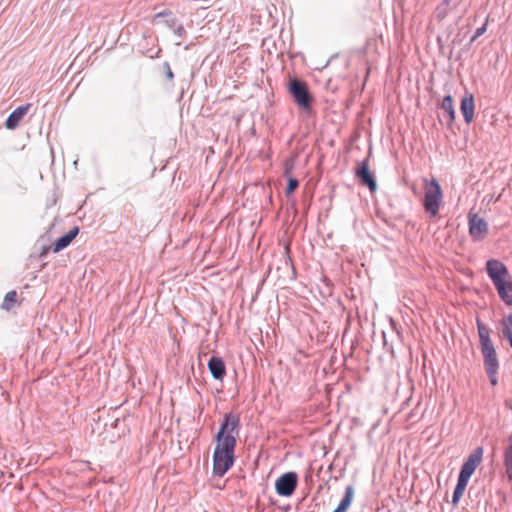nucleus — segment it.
Returning a JSON list of instances; mask_svg holds the SVG:
<instances>
[{
  "mask_svg": "<svg viewBox=\"0 0 512 512\" xmlns=\"http://www.w3.org/2000/svg\"><path fill=\"white\" fill-rule=\"evenodd\" d=\"M477 331L479 336L480 351L483 356V367L492 386L498 384L499 359L491 339L490 328L477 318Z\"/></svg>",
  "mask_w": 512,
  "mask_h": 512,
  "instance_id": "f257e3e1",
  "label": "nucleus"
},
{
  "mask_svg": "<svg viewBox=\"0 0 512 512\" xmlns=\"http://www.w3.org/2000/svg\"><path fill=\"white\" fill-rule=\"evenodd\" d=\"M486 272L500 299L506 305H512V277L506 265L500 260L489 259L486 262Z\"/></svg>",
  "mask_w": 512,
  "mask_h": 512,
  "instance_id": "f03ea898",
  "label": "nucleus"
},
{
  "mask_svg": "<svg viewBox=\"0 0 512 512\" xmlns=\"http://www.w3.org/2000/svg\"><path fill=\"white\" fill-rule=\"evenodd\" d=\"M236 444L216 442L213 452V475L222 477L234 464Z\"/></svg>",
  "mask_w": 512,
  "mask_h": 512,
  "instance_id": "7ed1b4c3",
  "label": "nucleus"
},
{
  "mask_svg": "<svg viewBox=\"0 0 512 512\" xmlns=\"http://www.w3.org/2000/svg\"><path fill=\"white\" fill-rule=\"evenodd\" d=\"M443 199V191L437 179H424L423 208L430 218L439 214Z\"/></svg>",
  "mask_w": 512,
  "mask_h": 512,
  "instance_id": "20e7f679",
  "label": "nucleus"
},
{
  "mask_svg": "<svg viewBox=\"0 0 512 512\" xmlns=\"http://www.w3.org/2000/svg\"><path fill=\"white\" fill-rule=\"evenodd\" d=\"M241 429L240 415L237 413H225L218 432L215 435V442L232 443L237 445V437Z\"/></svg>",
  "mask_w": 512,
  "mask_h": 512,
  "instance_id": "39448f33",
  "label": "nucleus"
},
{
  "mask_svg": "<svg viewBox=\"0 0 512 512\" xmlns=\"http://www.w3.org/2000/svg\"><path fill=\"white\" fill-rule=\"evenodd\" d=\"M287 89L294 102L304 112L312 111L314 97L309 91L308 84L297 77L291 78L288 82Z\"/></svg>",
  "mask_w": 512,
  "mask_h": 512,
  "instance_id": "423d86ee",
  "label": "nucleus"
},
{
  "mask_svg": "<svg viewBox=\"0 0 512 512\" xmlns=\"http://www.w3.org/2000/svg\"><path fill=\"white\" fill-rule=\"evenodd\" d=\"M298 484L296 472L289 471L282 474L275 482V490L279 496L290 497L294 494Z\"/></svg>",
  "mask_w": 512,
  "mask_h": 512,
  "instance_id": "0eeeda50",
  "label": "nucleus"
},
{
  "mask_svg": "<svg viewBox=\"0 0 512 512\" xmlns=\"http://www.w3.org/2000/svg\"><path fill=\"white\" fill-rule=\"evenodd\" d=\"M483 447L479 446L476 447L472 453L469 454L468 458L464 461L458 477H461L465 479L466 481H469L471 476L474 474L476 468L479 466V464L482 461L483 458Z\"/></svg>",
  "mask_w": 512,
  "mask_h": 512,
  "instance_id": "6e6552de",
  "label": "nucleus"
},
{
  "mask_svg": "<svg viewBox=\"0 0 512 512\" xmlns=\"http://www.w3.org/2000/svg\"><path fill=\"white\" fill-rule=\"evenodd\" d=\"M469 234L473 241L483 240L488 233V223L475 213H468Z\"/></svg>",
  "mask_w": 512,
  "mask_h": 512,
  "instance_id": "1a4fd4ad",
  "label": "nucleus"
},
{
  "mask_svg": "<svg viewBox=\"0 0 512 512\" xmlns=\"http://www.w3.org/2000/svg\"><path fill=\"white\" fill-rule=\"evenodd\" d=\"M355 177L362 185L366 186L370 192L377 190V181L370 172L368 159H364L358 164L355 169Z\"/></svg>",
  "mask_w": 512,
  "mask_h": 512,
  "instance_id": "9d476101",
  "label": "nucleus"
},
{
  "mask_svg": "<svg viewBox=\"0 0 512 512\" xmlns=\"http://www.w3.org/2000/svg\"><path fill=\"white\" fill-rule=\"evenodd\" d=\"M31 106V103H27L13 110L5 121L6 128L9 130L16 129L19 123L22 121L23 117L28 113Z\"/></svg>",
  "mask_w": 512,
  "mask_h": 512,
  "instance_id": "9b49d317",
  "label": "nucleus"
},
{
  "mask_svg": "<svg viewBox=\"0 0 512 512\" xmlns=\"http://www.w3.org/2000/svg\"><path fill=\"white\" fill-rule=\"evenodd\" d=\"M208 369L215 380L222 381L226 375L224 360L219 356H212L208 361Z\"/></svg>",
  "mask_w": 512,
  "mask_h": 512,
  "instance_id": "f8f14e48",
  "label": "nucleus"
},
{
  "mask_svg": "<svg viewBox=\"0 0 512 512\" xmlns=\"http://www.w3.org/2000/svg\"><path fill=\"white\" fill-rule=\"evenodd\" d=\"M474 96L471 93L465 94V96L461 99L460 103V111L463 115L464 121L467 124H470L474 118Z\"/></svg>",
  "mask_w": 512,
  "mask_h": 512,
  "instance_id": "ddd939ff",
  "label": "nucleus"
},
{
  "mask_svg": "<svg viewBox=\"0 0 512 512\" xmlns=\"http://www.w3.org/2000/svg\"><path fill=\"white\" fill-rule=\"evenodd\" d=\"M79 227L74 226L68 233L59 237L52 246L53 253H58L70 245L73 239L78 235Z\"/></svg>",
  "mask_w": 512,
  "mask_h": 512,
  "instance_id": "4468645a",
  "label": "nucleus"
},
{
  "mask_svg": "<svg viewBox=\"0 0 512 512\" xmlns=\"http://www.w3.org/2000/svg\"><path fill=\"white\" fill-rule=\"evenodd\" d=\"M354 497V488L352 485H348L345 488L344 496L342 497L340 503L332 512H347L350 508Z\"/></svg>",
  "mask_w": 512,
  "mask_h": 512,
  "instance_id": "2eb2a0df",
  "label": "nucleus"
},
{
  "mask_svg": "<svg viewBox=\"0 0 512 512\" xmlns=\"http://www.w3.org/2000/svg\"><path fill=\"white\" fill-rule=\"evenodd\" d=\"M441 109L447 115V123L450 126L455 120V109L453 104V98L451 95H446L441 102Z\"/></svg>",
  "mask_w": 512,
  "mask_h": 512,
  "instance_id": "dca6fc26",
  "label": "nucleus"
},
{
  "mask_svg": "<svg viewBox=\"0 0 512 512\" xmlns=\"http://www.w3.org/2000/svg\"><path fill=\"white\" fill-rule=\"evenodd\" d=\"M468 482L469 481H466L465 479L458 477L457 484L454 488L453 495H452V505L454 507H456L459 504V501L465 492Z\"/></svg>",
  "mask_w": 512,
  "mask_h": 512,
  "instance_id": "f3484780",
  "label": "nucleus"
},
{
  "mask_svg": "<svg viewBox=\"0 0 512 512\" xmlns=\"http://www.w3.org/2000/svg\"><path fill=\"white\" fill-rule=\"evenodd\" d=\"M163 18V23L169 28L172 29L177 24V18L174 16L173 12L169 9H165L154 16V21Z\"/></svg>",
  "mask_w": 512,
  "mask_h": 512,
  "instance_id": "a211bd4d",
  "label": "nucleus"
},
{
  "mask_svg": "<svg viewBox=\"0 0 512 512\" xmlns=\"http://www.w3.org/2000/svg\"><path fill=\"white\" fill-rule=\"evenodd\" d=\"M501 334L512 348V313L500 322Z\"/></svg>",
  "mask_w": 512,
  "mask_h": 512,
  "instance_id": "6ab92c4d",
  "label": "nucleus"
},
{
  "mask_svg": "<svg viewBox=\"0 0 512 512\" xmlns=\"http://www.w3.org/2000/svg\"><path fill=\"white\" fill-rule=\"evenodd\" d=\"M504 465L507 477L512 482V433L509 437V445L504 451Z\"/></svg>",
  "mask_w": 512,
  "mask_h": 512,
  "instance_id": "aec40b11",
  "label": "nucleus"
},
{
  "mask_svg": "<svg viewBox=\"0 0 512 512\" xmlns=\"http://www.w3.org/2000/svg\"><path fill=\"white\" fill-rule=\"evenodd\" d=\"M16 299H17V293L15 290H12V291H9L5 297H4V300H3V303L1 305V307L4 309V310H7L9 311L15 304L16 302Z\"/></svg>",
  "mask_w": 512,
  "mask_h": 512,
  "instance_id": "412c9836",
  "label": "nucleus"
},
{
  "mask_svg": "<svg viewBox=\"0 0 512 512\" xmlns=\"http://www.w3.org/2000/svg\"><path fill=\"white\" fill-rule=\"evenodd\" d=\"M451 8L441 3L436 7L434 16L438 21H442L450 12Z\"/></svg>",
  "mask_w": 512,
  "mask_h": 512,
  "instance_id": "4be33fe9",
  "label": "nucleus"
},
{
  "mask_svg": "<svg viewBox=\"0 0 512 512\" xmlns=\"http://www.w3.org/2000/svg\"><path fill=\"white\" fill-rule=\"evenodd\" d=\"M299 186V181L296 178L288 177L287 186L285 190L286 196L291 195Z\"/></svg>",
  "mask_w": 512,
  "mask_h": 512,
  "instance_id": "5701e85b",
  "label": "nucleus"
},
{
  "mask_svg": "<svg viewBox=\"0 0 512 512\" xmlns=\"http://www.w3.org/2000/svg\"><path fill=\"white\" fill-rule=\"evenodd\" d=\"M294 159L293 158H288L285 160V163H284V175L285 176H289L291 171L293 170L294 168Z\"/></svg>",
  "mask_w": 512,
  "mask_h": 512,
  "instance_id": "b1692460",
  "label": "nucleus"
},
{
  "mask_svg": "<svg viewBox=\"0 0 512 512\" xmlns=\"http://www.w3.org/2000/svg\"><path fill=\"white\" fill-rule=\"evenodd\" d=\"M487 30V23H484L481 27L477 28L474 35L471 37L470 42H474L478 37L482 36Z\"/></svg>",
  "mask_w": 512,
  "mask_h": 512,
  "instance_id": "393cba45",
  "label": "nucleus"
},
{
  "mask_svg": "<svg viewBox=\"0 0 512 512\" xmlns=\"http://www.w3.org/2000/svg\"><path fill=\"white\" fill-rule=\"evenodd\" d=\"M172 30L179 38H184L186 36V30L182 24H176Z\"/></svg>",
  "mask_w": 512,
  "mask_h": 512,
  "instance_id": "a878e982",
  "label": "nucleus"
},
{
  "mask_svg": "<svg viewBox=\"0 0 512 512\" xmlns=\"http://www.w3.org/2000/svg\"><path fill=\"white\" fill-rule=\"evenodd\" d=\"M163 69H164V73H165L166 78L169 81H172L174 79V74H173V72L171 70V67H170V64L168 62H164L163 63Z\"/></svg>",
  "mask_w": 512,
  "mask_h": 512,
  "instance_id": "bb28decb",
  "label": "nucleus"
},
{
  "mask_svg": "<svg viewBox=\"0 0 512 512\" xmlns=\"http://www.w3.org/2000/svg\"><path fill=\"white\" fill-rule=\"evenodd\" d=\"M49 249L50 248L48 246H46V245L42 246L39 256L40 257H45L48 254Z\"/></svg>",
  "mask_w": 512,
  "mask_h": 512,
  "instance_id": "cd10ccee",
  "label": "nucleus"
},
{
  "mask_svg": "<svg viewBox=\"0 0 512 512\" xmlns=\"http://www.w3.org/2000/svg\"><path fill=\"white\" fill-rule=\"evenodd\" d=\"M451 0H442L441 4L450 7Z\"/></svg>",
  "mask_w": 512,
  "mask_h": 512,
  "instance_id": "c85d7f7f",
  "label": "nucleus"
},
{
  "mask_svg": "<svg viewBox=\"0 0 512 512\" xmlns=\"http://www.w3.org/2000/svg\"><path fill=\"white\" fill-rule=\"evenodd\" d=\"M414 418H415V413H414V411H411V412L408 414V419L413 420Z\"/></svg>",
  "mask_w": 512,
  "mask_h": 512,
  "instance_id": "c756f323",
  "label": "nucleus"
}]
</instances>
